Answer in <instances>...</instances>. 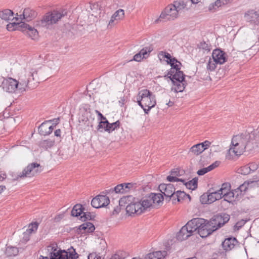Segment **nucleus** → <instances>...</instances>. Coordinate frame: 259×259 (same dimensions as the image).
<instances>
[{
  "mask_svg": "<svg viewBox=\"0 0 259 259\" xmlns=\"http://www.w3.org/2000/svg\"><path fill=\"white\" fill-rule=\"evenodd\" d=\"M258 130L259 127L257 130L250 133L245 132L233 136L226 158L231 159L234 156L241 155L245 150H251L254 148V144H257L256 146H259Z\"/></svg>",
  "mask_w": 259,
  "mask_h": 259,
  "instance_id": "f257e3e1",
  "label": "nucleus"
},
{
  "mask_svg": "<svg viewBox=\"0 0 259 259\" xmlns=\"http://www.w3.org/2000/svg\"><path fill=\"white\" fill-rule=\"evenodd\" d=\"M37 72V68L34 65L29 63L21 71L18 81L12 78L5 79L0 87L8 93H14L16 90L23 92L26 88H31L30 83L34 80Z\"/></svg>",
  "mask_w": 259,
  "mask_h": 259,
  "instance_id": "f03ea898",
  "label": "nucleus"
},
{
  "mask_svg": "<svg viewBox=\"0 0 259 259\" xmlns=\"http://www.w3.org/2000/svg\"><path fill=\"white\" fill-rule=\"evenodd\" d=\"M186 7V4L182 1H175L173 4L168 5L161 12L159 17L155 22L174 20L179 16Z\"/></svg>",
  "mask_w": 259,
  "mask_h": 259,
  "instance_id": "7ed1b4c3",
  "label": "nucleus"
},
{
  "mask_svg": "<svg viewBox=\"0 0 259 259\" xmlns=\"http://www.w3.org/2000/svg\"><path fill=\"white\" fill-rule=\"evenodd\" d=\"M69 252L58 248L56 244L53 243L48 246L49 254L47 256L41 255L39 259H76L78 257L75 249L71 247Z\"/></svg>",
  "mask_w": 259,
  "mask_h": 259,
  "instance_id": "20e7f679",
  "label": "nucleus"
},
{
  "mask_svg": "<svg viewBox=\"0 0 259 259\" xmlns=\"http://www.w3.org/2000/svg\"><path fill=\"white\" fill-rule=\"evenodd\" d=\"M136 99L138 104L141 107L146 114H148L151 109L156 104L155 95L147 89L142 90L139 92Z\"/></svg>",
  "mask_w": 259,
  "mask_h": 259,
  "instance_id": "39448f33",
  "label": "nucleus"
},
{
  "mask_svg": "<svg viewBox=\"0 0 259 259\" xmlns=\"http://www.w3.org/2000/svg\"><path fill=\"white\" fill-rule=\"evenodd\" d=\"M185 74L183 72L175 69H170L165 77L169 78L173 84L171 90L175 92H182L186 85V81L185 80Z\"/></svg>",
  "mask_w": 259,
  "mask_h": 259,
  "instance_id": "423d86ee",
  "label": "nucleus"
},
{
  "mask_svg": "<svg viewBox=\"0 0 259 259\" xmlns=\"http://www.w3.org/2000/svg\"><path fill=\"white\" fill-rule=\"evenodd\" d=\"M7 26V29L9 31L14 30L15 29L14 26H16V28L20 29L32 39H36L38 35V32L36 29L23 22L10 23Z\"/></svg>",
  "mask_w": 259,
  "mask_h": 259,
  "instance_id": "0eeeda50",
  "label": "nucleus"
},
{
  "mask_svg": "<svg viewBox=\"0 0 259 259\" xmlns=\"http://www.w3.org/2000/svg\"><path fill=\"white\" fill-rule=\"evenodd\" d=\"M145 202L146 201L144 198L142 200L139 201L138 199L134 197V200L132 202L128 203V205L126 206L127 213L130 214L135 213L137 214H141L149 208V203L148 202L146 203Z\"/></svg>",
  "mask_w": 259,
  "mask_h": 259,
  "instance_id": "6e6552de",
  "label": "nucleus"
},
{
  "mask_svg": "<svg viewBox=\"0 0 259 259\" xmlns=\"http://www.w3.org/2000/svg\"><path fill=\"white\" fill-rule=\"evenodd\" d=\"M66 15V12L64 11L61 12L57 11L48 12L41 19V25L47 28H50Z\"/></svg>",
  "mask_w": 259,
  "mask_h": 259,
  "instance_id": "1a4fd4ad",
  "label": "nucleus"
},
{
  "mask_svg": "<svg viewBox=\"0 0 259 259\" xmlns=\"http://www.w3.org/2000/svg\"><path fill=\"white\" fill-rule=\"evenodd\" d=\"M41 166L39 163L33 162L28 165V166L18 175L16 180L19 178L31 177L34 176L41 172Z\"/></svg>",
  "mask_w": 259,
  "mask_h": 259,
  "instance_id": "9d476101",
  "label": "nucleus"
},
{
  "mask_svg": "<svg viewBox=\"0 0 259 259\" xmlns=\"http://www.w3.org/2000/svg\"><path fill=\"white\" fill-rule=\"evenodd\" d=\"M159 189L160 191L164 194L166 198H168L169 201L170 199L172 198L174 200L175 196L176 189L175 186L172 184H161L159 186Z\"/></svg>",
  "mask_w": 259,
  "mask_h": 259,
  "instance_id": "9b49d317",
  "label": "nucleus"
},
{
  "mask_svg": "<svg viewBox=\"0 0 259 259\" xmlns=\"http://www.w3.org/2000/svg\"><path fill=\"white\" fill-rule=\"evenodd\" d=\"M110 202L108 197L106 195H99L94 198L91 201V205L93 207L99 208L107 206Z\"/></svg>",
  "mask_w": 259,
  "mask_h": 259,
  "instance_id": "f8f14e48",
  "label": "nucleus"
},
{
  "mask_svg": "<svg viewBox=\"0 0 259 259\" xmlns=\"http://www.w3.org/2000/svg\"><path fill=\"white\" fill-rule=\"evenodd\" d=\"M213 60L218 64H223L227 62L228 56L226 53L220 49L214 50L212 53Z\"/></svg>",
  "mask_w": 259,
  "mask_h": 259,
  "instance_id": "ddd939ff",
  "label": "nucleus"
},
{
  "mask_svg": "<svg viewBox=\"0 0 259 259\" xmlns=\"http://www.w3.org/2000/svg\"><path fill=\"white\" fill-rule=\"evenodd\" d=\"M246 21L254 25H259V12L254 10L246 12L244 16Z\"/></svg>",
  "mask_w": 259,
  "mask_h": 259,
  "instance_id": "4468645a",
  "label": "nucleus"
},
{
  "mask_svg": "<svg viewBox=\"0 0 259 259\" xmlns=\"http://www.w3.org/2000/svg\"><path fill=\"white\" fill-rule=\"evenodd\" d=\"M145 203H149V208L152 206V205H159L160 203H162L163 200V197L162 195L160 193H151L149 196L145 197Z\"/></svg>",
  "mask_w": 259,
  "mask_h": 259,
  "instance_id": "2eb2a0df",
  "label": "nucleus"
},
{
  "mask_svg": "<svg viewBox=\"0 0 259 259\" xmlns=\"http://www.w3.org/2000/svg\"><path fill=\"white\" fill-rule=\"evenodd\" d=\"M37 16V13L33 9L29 8H25L23 12V13L20 14L19 18H16L17 20L23 19L26 20L27 21H30L35 18Z\"/></svg>",
  "mask_w": 259,
  "mask_h": 259,
  "instance_id": "dca6fc26",
  "label": "nucleus"
},
{
  "mask_svg": "<svg viewBox=\"0 0 259 259\" xmlns=\"http://www.w3.org/2000/svg\"><path fill=\"white\" fill-rule=\"evenodd\" d=\"M191 223H187L186 225L181 228L177 236V238L179 240L182 241L187 239L189 237L192 235V233L189 229V225Z\"/></svg>",
  "mask_w": 259,
  "mask_h": 259,
  "instance_id": "f3484780",
  "label": "nucleus"
},
{
  "mask_svg": "<svg viewBox=\"0 0 259 259\" xmlns=\"http://www.w3.org/2000/svg\"><path fill=\"white\" fill-rule=\"evenodd\" d=\"M189 228V229L191 231V232L193 234V233L199 230V228L202 224L203 225L204 223H205V220L202 218H194L189 221L187 223H190Z\"/></svg>",
  "mask_w": 259,
  "mask_h": 259,
  "instance_id": "a211bd4d",
  "label": "nucleus"
},
{
  "mask_svg": "<svg viewBox=\"0 0 259 259\" xmlns=\"http://www.w3.org/2000/svg\"><path fill=\"white\" fill-rule=\"evenodd\" d=\"M184 173L183 170H181L179 168H175L171 170L170 175L167 177V180L169 182H181L184 183V180L178 178L177 177L182 176Z\"/></svg>",
  "mask_w": 259,
  "mask_h": 259,
  "instance_id": "6ab92c4d",
  "label": "nucleus"
},
{
  "mask_svg": "<svg viewBox=\"0 0 259 259\" xmlns=\"http://www.w3.org/2000/svg\"><path fill=\"white\" fill-rule=\"evenodd\" d=\"M124 15V11L122 9H119L117 11H116L112 16L109 23L108 26L112 27L114 26L116 23L118 22V21L121 20Z\"/></svg>",
  "mask_w": 259,
  "mask_h": 259,
  "instance_id": "aec40b11",
  "label": "nucleus"
},
{
  "mask_svg": "<svg viewBox=\"0 0 259 259\" xmlns=\"http://www.w3.org/2000/svg\"><path fill=\"white\" fill-rule=\"evenodd\" d=\"M213 232V230H212L211 228H210L209 225L207 224L206 220L205 223H204L203 225L202 224V225L200 226L199 230L197 231L200 236L202 238L208 236Z\"/></svg>",
  "mask_w": 259,
  "mask_h": 259,
  "instance_id": "412c9836",
  "label": "nucleus"
},
{
  "mask_svg": "<svg viewBox=\"0 0 259 259\" xmlns=\"http://www.w3.org/2000/svg\"><path fill=\"white\" fill-rule=\"evenodd\" d=\"M238 241L234 237L228 238L222 242V246L226 251L232 249L237 244Z\"/></svg>",
  "mask_w": 259,
  "mask_h": 259,
  "instance_id": "4be33fe9",
  "label": "nucleus"
},
{
  "mask_svg": "<svg viewBox=\"0 0 259 259\" xmlns=\"http://www.w3.org/2000/svg\"><path fill=\"white\" fill-rule=\"evenodd\" d=\"M207 223L213 231L223 226L222 225V218L221 216L218 215L213 217L210 221L207 222Z\"/></svg>",
  "mask_w": 259,
  "mask_h": 259,
  "instance_id": "5701e85b",
  "label": "nucleus"
},
{
  "mask_svg": "<svg viewBox=\"0 0 259 259\" xmlns=\"http://www.w3.org/2000/svg\"><path fill=\"white\" fill-rule=\"evenodd\" d=\"M232 0H217L214 3L209 5L208 10L210 11L215 12L220 7L230 4Z\"/></svg>",
  "mask_w": 259,
  "mask_h": 259,
  "instance_id": "b1692460",
  "label": "nucleus"
},
{
  "mask_svg": "<svg viewBox=\"0 0 259 259\" xmlns=\"http://www.w3.org/2000/svg\"><path fill=\"white\" fill-rule=\"evenodd\" d=\"M0 18L6 22L14 19L13 13L9 9H5L0 11Z\"/></svg>",
  "mask_w": 259,
  "mask_h": 259,
  "instance_id": "393cba45",
  "label": "nucleus"
},
{
  "mask_svg": "<svg viewBox=\"0 0 259 259\" xmlns=\"http://www.w3.org/2000/svg\"><path fill=\"white\" fill-rule=\"evenodd\" d=\"M220 163V162L219 161H216L207 167H204L198 170L197 172V174L199 176H203L206 173L213 170L214 168L218 167Z\"/></svg>",
  "mask_w": 259,
  "mask_h": 259,
  "instance_id": "a878e982",
  "label": "nucleus"
},
{
  "mask_svg": "<svg viewBox=\"0 0 259 259\" xmlns=\"http://www.w3.org/2000/svg\"><path fill=\"white\" fill-rule=\"evenodd\" d=\"M165 254V251L163 252L160 251H155L147 254L144 259H162Z\"/></svg>",
  "mask_w": 259,
  "mask_h": 259,
  "instance_id": "bb28decb",
  "label": "nucleus"
},
{
  "mask_svg": "<svg viewBox=\"0 0 259 259\" xmlns=\"http://www.w3.org/2000/svg\"><path fill=\"white\" fill-rule=\"evenodd\" d=\"M218 190L212 191L207 195V201L208 203H211L216 200L221 199V195H220Z\"/></svg>",
  "mask_w": 259,
  "mask_h": 259,
  "instance_id": "cd10ccee",
  "label": "nucleus"
},
{
  "mask_svg": "<svg viewBox=\"0 0 259 259\" xmlns=\"http://www.w3.org/2000/svg\"><path fill=\"white\" fill-rule=\"evenodd\" d=\"M80 230H83L85 232L92 233L94 232L95 228L94 225L90 222L84 223L79 226Z\"/></svg>",
  "mask_w": 259,
  "mask_h": 259,
  "instance_id": "c85d7f7f",
  "label": "nucleus"
},
{
  "mask_svg": "<svg viewBox=\"0 0 259 259\" xmlns=\"http://www.w3.org/2000/svg\"><path fill=\"white\" fill-rule=\"evenodd\" d=\"M231 185L229 183H225L222 185L221 187L218 190L220 192V195H221V198L225 197L227 194L230 192Z\"/></svg>",
  "mask_w": 259,
  "mask_h": 259,
  "instance_id": "c756f323",
  "label": "nucleus"
},
{
  "mask_svg": "<svg viewBox=\"0 0 259 259\" xmlns=\"http://www.w3.org/2000/svg\"><path fill=\"white\" fill-rule=\"evenodd\" d=\"M256 183V182L253 181H245L243 184L237 188V189L242 194V193H245L249 187L253 186V185L255 184Z\"/></svg>",
  "mask_w": 259,
  "mask_h": 259,
  "instance_id": "7c9ffc66",
  "label": "nucleus"
},
{
  "mask_svg": "<svg viewBox=\"0 0 259 259\" xmlns=\"http://www.w3.org/2000/svg\"><path fill=\"white\" fill-rule=\"evenodd\" d=\"M134 200V197L132 196H124L118 200V204L120 206L125 207L130 203Z\"/></svg>",
  "mask_w": 259,
  "mask_h": 259,
  "instance_id": "2f4dec72",
  "label": "nucleus"
},
{
  "mask_svg": "<svg viewBox=\"0 0 259 259\" xmlns=\"http://www.w3.org/2000/svg\"><path fill=\"white\" fill-rule=\"evenodd\" d=\"M83 208L81 204H77L74 206L71 211V214L74 217L80 216L82 213Z\"/></svg>",
  "mask_w": 259,
  "mask_h": 259,
  "instance_id": "473e14b6",
  "label": "nucleus"
},
{
  "mask_svg": "<svg viewBox=\"0 0 259 259\" xmlns=\"http://www.w3.org/2000/svg\"><path fill=\"white\" fill-rule=\"evenodd\" d=\"M19 252L18 248L14 246H8L5 251V253L8 256H16Z\"/></svg>",
  "mask_w": 259,
  "mask_h": 259,
  "instance_id": "72a5a7b5",
  "label": "nucleus"
},
{
  "mask_svg": "<svg viewBox=\"0 0 259 259\" xmlns=\"http://www.w3.org/2000/svg\"><path fill=\"white\" fill-rule=\"evenodd\" d=\"M197 178H194L188 182H186L184 180V183H183V184L187 188L193 190L197 187Z\"/></svg>",
  "mask_w": 259,
  "mask_h": 259,
  "instance_id": "f704fd0d",
  "label": "nucleus"
},
{
  "mask_svg": "<svg viewBox=\"0 0 259 259\" xmlns=\"http://www.w3.org/2000/svg\"><path fill=\"white\" fill-rule=\"evenodd\" d=\"M204 150V148H202L200 143H199L193 146L190 150V152H191L194 155H198L199 154H201Z\"/></svg>",
  "mask_w": 259,
  "mask_h": 259,
  "instance_id": "c9c22d12",
  "label": "nucleus"
},
{
  "mask_svg": "<svg viewBox=\"0 0 259 259\" xmlns=\"http://www.w3.org/2000/svg\"><path fill=\"white\" fill-rule=\"evenodd\" d=\"M175 198L174 200H172L173 203H175L176 200L177 202H180L185 196L188 197L189 199H190V196L189 195H187L183 191H177L175 194H174Z\"/></svg>",
  "mask_w": 259,
  "mask_h": 259,
  "instance_id": "e433bc0d",
  "label": "nucleus"
},
{
  "mask_svg": "<svg viewBox=\"0 0 259 259\" xmlns=\"http://www.w3.org/2000/svg\"><path fill=\"white\" fill-rule=\"evenodd\" d=\"M49 121H46L42 123L38 127V133L42 136L48 135V129Z\"/></svg>",
  "mask_w": 259,
  "mask_h": 259,
  "instance_id": "4c0bfd02",
  "label": "nucleus"
},
{
  "mask_svg": "<svg viewBox=\"0 0 259 259\" xmlns=\"http://www.w3.org/2000/svg\"><path fill=\"white\" fill-rule=\"evenodd\" d=\"M54 145V141L50 139L41 141L39 143L40 147L46 149L51 148Z\"/></svg>",
  "mask_w": 259,
  "mask_h": 259,
  "instance_id": "58836bf2",
  "label": "nucleus"
},
{
  "mask_svg": "<svg viewBox=\"0 0 259 259\" xmlns=\"http://www.w3.org/2000/svg\"><path fill=\"white\" fill-rule=\"evenodd\" d=\"M119 125L120 122L119 121H116V122L112 123H110L108 121V125L106 126V132L111 133L114 131L115 129L119 128Z\"/></svg>",
  "mask_w": 259,
  "mask_h": 259,
  "instance_id": "ea45409f",
  "label": "nucleus"
},
{
  "mask_svg": "<svg viewBox=\"0 0 259 259\" xmlns=\"http://www.w3.org/2000/svg\"><path fill=\"white\" fill-rule=\"evenodd\" d=\"M168 64H169L171 66V69H175V70H180V65H181V62L178 61L175 58H174L170 61H166Z\"/></svg>",
  "mask_w": 259,
  "mask_h": 259,
  "instance_id": "a19ab883",
  "label": "nucleus"
},
{
  "mask_svg": "<svg viewBox=\"0 0 259 259\" xmlns=\"http://www.w3.org/2000/svg\"><path fill=\"white\" fill-rule=\"evenodd\" d=\"M38 224L36 222L32 223L29 225L28 228L26 230L30 235L35 233L37 230Z\"/></svg>",
  "mask_w": 259,
  "mask_h": 259,
  "instance_id": "79ce46f5",
  "label": "nucleus"
},
{
  "mask_svg": "<svg viewBox=\"0 0 259 259\" xmlns=\"http://www.w3.org/2000/svg\"><path fill=\"white\" fill-rule=\"evenodd\" d=\"M237 172L243 175H247L251 172L250 169L249 168L248 165H245L237 169Z\"/></svg>",
  "mask_w": 259,
  "mask_h": 259,
  "instance_id": "37998d69",
  "label": "nucleus"
},
{
  "mask_svg": "<svg viewBox=\"0 0 259 259\" xmlns=\"http://www.w3.org/2000/svg\"><path fill=\"white\" fill-rule=\"evenodd\" d=\"M107 125H108V120H101L99 122V123L97 127L98 131L100 132H103V131H106V126Z\"/></svg>",
  "mask_w": 259,
  "mask_h": 259,
  "instance_id": "c03bdc74",
  "label": "nucleus"
},
{
  "mask_svg": "<svg viewBox=\"0 0 259 259\" xmlns=\"http://www.w3.org/2000/svg\"><path fill=\"white\" fill-rule=\"evenodd\" d=\"M198 47L204 51L209 52L210 51L211 48H210V45L208 44L205 41H201L199 44H198Z\"/></svg>",
  "mask_w": 259,
  "mask_h": 259,
  "instance_id": "a18cd8bd",
  "label": "nucleus"
},
{
  "mask_svg": "<svg viewBox=\"0 0 259 259\" xmlns=\"http://www.w3.org/2000/svg\"><path fill=\"white\" fill-rule=\"evenodd\" d=\"M158 57L160 60H161L164 58H165L167 59V61H170V60H172L174 58L171 57L170 54L163 51L160 52L158 54Z\"/></svg>",
  "mask_w": 259,
  "mask_h": 259,
  "instance_id": "49530a36",
  "label": "nucleus"
},
{
  "mask_svg": "<svg viewBox=\"0 0 259 259\" xmlns=\"http://www.w3.org/2000/svg\"><path fill=\"white\" fill-rule=\"evenodd\" d=\"M116 193H126L124 187H123V184H121L117 185L114 187V190Z\"/></svg>",
  "mask_w": 259,
  "mask_h": 259,
  "instance_id": "de8ad7c7",
  "label": "nucleus"
},
{
  "mask_svg": "<svg viewBox=\"0 0 259 259\" xmlns=\"http://www.w3.org/2000/svg\"><path fill=\"white\" fill-rule=\"evenodd\" d=\"M152 50V49L151 47H145L140 51V53L142 55L143 57L146 58L147 57L148 53H150Z\"/></svg>",
  "mask_w": 259,
  "mask_h": 259,
  "instance_id": "09e8293b",
  "label": "nucleus"
},
{
  "mask_svg": "<svg viewBox=\"0 0 259 259\" xmlns=\"http://www.w3.org/2000/svg\"><path fill=\"white\" fill-rule=\"evenodd\" d=\"M216 64H218L215 63V62H214V61H211V59H209V60L207 63L206 66L207 70H209L210 71L214 70L217 67Z\"/></svg>",
  "mask_w": 259,
  "mask_h": 259,
  "instance_id": "8fccbe9b",
  "label": "nucleus"
},
{
  "mask_svg": "<svg viewBox=\"0 0 259 259\" xmlns=\"http://www.w3.org/2000/svg\"><path fill=\"white\" fill-rule=\"evenodd\" d=\"M233 193L231 191L229 192L226 196L224 198L225 201H226L228 202H231L234 200V195Z\"/></svg>",
  "mask_w": 259,
  "mask_h": 259,
  "instance_id": "3c124183",
  "label": "nucleus"
},
{
  "mask_svg": "<svg viewBox=\"0 0 259 259\" xmlns=\"http://www.w3.org/2000/svg\"><path fill=\"white\" fill-rule=\"evenodd\" d=\"M83 215L80 217V218L82 221H85L87 220H92V215L90 212H83Z\"/></svg>",
  "mask_w": 259,
  "mask_h": 259,
  "instance_id": "603ef678",
  "label": "nucleus"
},
{
  "mask_svg": "<svg viewBox=\"0 0 259 259\" xmlns=\"http://www.w3.org/2000/svg\"><path fill=\"white\" fill-rule=\"evenodd\" d=\"M220 216L222 218V225L223 226L225 223L228 222L230 220V215L228 214L224 213L223 215Z\"/></svg>",
  "mask_w": 259,
  "mask_h": 259,
  "instance_id": "864d4df0",
  "label": "nucleus"
},
{
  "mask_svg": "<svg viewBox=\"0 0 259 259\" xmlns=\"http://www.w3.org/2000/svg\"><path fill=\"white\" fill-rule=\"evenodd\" d=\"M231 192L233 193L234 198L236 199L240 198L242 195L237 188L234 189V190L231 191Z\"/></svg>",
  "mask_w": 259,
  "mask_h": 259,
  "instance_id": "5fc2aeb1",
  "label": "nucleus"
},
{
  "mask_svg": "<svg viewBox=\"0 0 259 259\" xmlns=\"http://www.w3.org/2000/svg\"><path fill=\"white\" fill-rule=\"evenodd\" d=\"M248 165L249 168L250 169V172L255 171L258 167V165L255 162H251Z\"/></svg>",
  "mask_w": 259,
  "mask_h": 259,
  "instance_id": "6e6d98bb",
  "label": "nucleus"
},
{
  "mask_svg": "<svg viewBox=\"0 0 259 259\" xmlns=\"http://www.w3.org/2000/svg\"><path fill=\"white\" fill-rule=\"evenodd\" d=\"M123 185L126 193L134 188V184L132 183H123Z\"/></svg>",
  "mask_w": 259,
  "mask_h": 259,
  "instance_id": "4d7b16f0",
  "label": "nucleus"
},
{
  "mask_svg": "<svg viewBox=\"0 0 259 259\" xmlns=\"http://www.w3.org/2000/svg\"><path fill=\"white\" fill-rule=\"evenodd\" d=\"M88 258V259H101V257L95 252L89 254Z\"/></svg>",
  "mask_w": 259,
  "mask_h": 259,
  "instance_id": "13d9d810",
  "label": "nucleus"
},
{
  "mask_svg": "<svg viewBox=\"0 0 259 259\" xmlns=\"http://www.w3.org/2000/svg\"><path fill=\"white\" fill-rule=\"evenodd\" d=\"M143 58H144V57H143L142 55L139 53L136 54V55H134V58H133V60L136 61H137V62H140L141 61Z\"/></svg>",
  "mask_w": 259,
  "mask_h": 259,
  "instance_id": "bf43d9fd",
  "label": "nucleus"
},
{
  "mask_svg": "<svg viewBox=\"0 0 259 259\" xmlns=\"http://www.w3.org/2000/svg\"><path fill=\"white\" fill-rule=\"evenodd\" d=\"M200 144L202 146V148H204L205 150L210 146L211 143L208 141H205L204 142L200 143Z\"/></svg>",
  "mask_w": 259,
  "mask_h": 259,
  "instance_id": "052dcab7",
  "label": "nucleus"
},
{
  "mask_svg": "<svg viewBox=\"0 0 259 259\" xmlns=\"http://www.w3.org/2000/svg\"><path fill=\"white\" fill-rule=\"evenodd\" d=\"M30 235L26 231L23 233L22 239L25 242H27L30 239Z\"/></svg>",
  "mask_w": 259,
  "mask_h": 259,
  "instance_id": "680f3d73",
  "label": "nucleus"
},
{
  "mask_svg": "<svg viewBox=\"0 0 259 259\" xmlns=\"http://www.w3.org/2000/svg\"><path fill=\"white\" fill-rule=\"evenodd\" d=\"M126 102L125 98L124 96L120 98L118 101V104L121 107L123 106Z\"/></svg>",
  "mask_w": 259,
  "mask_h": 259,
  "instance_id": "e2e57ef3",
  "label": "nucleus"
},
{
  "mask_svg": "<svg viewBox=\"0 0 259 259\" xmlns=\"http://www.w3.org/2000/svg\"><path fill=\"white\" fill-rule=\"evenodd\" d=\"M120 207L121 206H116L114 208V210L113 211V214H118L120 211Z\"/></svg>",
  "mask_w": 259,
  "mask_h": 259,
  "instance_id": "0e129e2a",
  "label": "nucleus"
},
{
  "mask_svg": "<svg viewBox=\"0 0 259 259\" xmlns=\"http://www.w3.org/2000/svg\"><path fill=\"white\" fill-rule=\"evenodd\" d=\"M6 178V174L5 172L0 171V181H3Z\"/></svg>",
  "mask_w": 259,
  "mask_h": 259,
  "instance_id": "69168bd1",
  "label": "nucleus"
},
{
  "mask_svg": "<svg viewBox=\"0 0 259 259\" xmlns=\"http://www.w3.org/2000/svg\"><path fill=\"white\" fill-rule=\"evenodd\" d=\"M96 112L98 114V116L100 117L101 120H107L105 117H104L102 114H101L99 111L96 110Z\"/></svg>",
  "mask_w": 259,
  "mask_h": 259,
  "instance_id": "338daca9",
  "label": "nucleus"
},
{
  "mask_svg": "<svg viewBox=\"0 0 259 259\" xmlns=\"http://www.w3.org/2000/svg\"><path fill=\"white\" fill-rule=\"evenodd\" d=\"M110 259H122V257L118 253H115L111 257Z\"/></svg>",
  "mask_w": 259,
  "mask_h": 259,
  "instance_id": "774afa93",
  "label": "nucleus"
}]
</instances>
